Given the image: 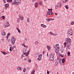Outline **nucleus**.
<instances>
[{
	"label": "nucleus",
	"mask_w": 74,
	"mask_h": 74,
	"mask_svg": "<svg viewBox=\"0 0 74 74\" xmlns=\"http://www.w3.org/2000/svg\"><path fill=\"white\" fill-rule=\"evenodd\" d=\"M19 22H20V19L19 18H18L17 20V22L18 23Z\"/></svg>",
	"instance_id": "obj_24"
},
{
	"label": "nucleus",
	"mask_w": 74,
	"mask_h": 74,
	"mask_svg": "<svg viewBox=\"0 0 74 74\" xmlns=\"http://www.w3.org/2000/svg\"><path fill=\"white\" fill-rule=\"evenodd\" d=\"M8 42H10V41H11V39H9L8 40Z\"/></svg>",
	"instance_id": "obj_46"
},
{
	"label": "nucleus",
	"mask_w": 74,
	"mask_h": 74,
	"mask_svg": "<svg viewBox=\"0 0 74 74\" xmlns=\"http://www.w3.org/2000/svg\"><path fill=\"white\" fill-rule=\"evenodd\" d=\"M24 47H26V48H28V46L25 45L24 46Z\"/></svg>",
	"instance_id": "obj_51"
},
{
	"label": "nucleus",
	"mask_w": 74,
	"mask_h": 74,
	"mask_svg": "<svg viewBox=\"0 0 74 74\" xmlns=\"http://www.w3.org/2000/svg\"><path fill=\"white\" fill-rule=\"evenodd\" d=\"M67 55L68 56H70V52L69 51L68 52V53H67Z\"/></svg>",
	"instance_id": "obj_31"
},
{
	"label": "nucleus",
	"mask_w": 74,
	"mask_h": 74,
	"mask_svg": "<svg viewBox=\"0 0 74 74\" xmlns=\"http://www.w3.org/2000/svg\"><path fill=\"white\" fill-rule=\"evenodd\" d=\"M49 21H51V19L49 18Z\"/></svg>",
	"instance_id": "obj_56"
},
{
	"label": "nucleus",
	"mask_w": 74,
	"mask_h": 74,
	"mask_svg": "<svg viewBox=\"0 0 74 74\" xmlns=\"http://www.w3.org/2000/svg\"><path fill=\"white\" fill-rule=\"evenodd\" d=\"M60 48L59 47H57L55 49V52L56 53H59V51L60 49H59Z\"/></svg>",
	"instance_id": "obj_8"
},
{
	"label": "nucleus",
	"mask_w": 74,
	"mask_h": 74,
	"mask_svg": "<svg viewBox=\"0 0 74 74\" xmlns=\"http://www.w3.org/2000/svg\"><path fill=\"white\" fill-rule=\"evenodd\" d=\"M48 11H52V9H48Z\"/></svg>",
	"instance_id": "obj_40"
},
{
	"label": "nucleus",
	"mask_w": 74,
	"mask_h": 74,
	"mask_svg": "<svg viewBox=\"0 0 74 74\" xmlns=\"http://www.w3.org/2000/svg\"><path fill=\"white\" fill-rule=\"evenodd\" d=\"M61 61L63 63H64V62H65V59L63 58L62 59V60H61Z\"/></svg>",
	"instance_id": "obj_20"
},
{
	"label": "nucleus",
	"mask_w": 74,
	"mask_h": 74,
	"mask_svg": "<svg viewBox=\"0 0 74 74\" xmlns=\"http://www.w3.org/2000/svg\"><path fill=\"white\" fill-rule=\"evenodd\" d=\"M44 52H45V51H44L42 53L43 54H44Z\"/></svg>",
	"instance_id": "obj_61"
},
{
	"label": "nucleus",
	"mask_w": 74,
	"mask_h": 74,
	"mask_svg": "<svg viewBox=\"0 0 74 74\" xmlns=\"http://www.w3.org/2000/svg\"><path fill=\"white\" fill-rule=\"evenodd\" d=\"M22 45L23 46V47H24V46H25V45L24 44H22Z\"/></svg>",
	"instance_id": "obj_53"
},
{
	"label": "nucleus",
	"mask_w": 74,
	"mask_h": 74,
	"mask_svg": "<svg viewBox=\"0 0 74 74\" xmlns=\"http://www.w3.org/2000/svg\"><path fill=\"white\" fill-rule=\"evenodd\" d=\"M64 48H65V47H66V42H65L64 43Z\"/></svg>",
	"instance_id": "obj_49"
},
{
	"label": "nucleus",
	"mask_w": 74,
	"mask_h": 74,
	"mask_svg": "<svg viewBox=\"0 0 74 74\" xmlns=\"http://www.w3.org/2000/svg\"><path fill=\"white\" fill-rule=\"evenodd\" d=\"M3 1L4 3H6V1H5V0H3Z\"/></svg>",
	"instance_id": "obj_43"
},
{
	"label": "nucleus",
	"mask_w": 74,
	"mask_h": 74,
	"mask_svg": "<svg viewBox=\"0 0 74 74\" xmlns=\"http://www.w3.org/2000/svg\"><path fill=\"white\" fill-rule=\"evenodd\" d=\"M35 72V71H34V70H33L31 74H34Z\"/></svg>",
	"instance_id": "obj_30"
},
{
	"label": "nucleus",
	"mask_w": 74,
	"mask_h": 74,
	"mask_svg": "<svg viewBox=\"0 0 74 74\" xmlns=\"http://www.w3.org/2000/svg\"><path fill=\"white\" fill-rule=\"evenodd\" d=\"M53 36H56V34H53Z\"/></svg>",
	"instance_id": "obj_60"
},
{
	"label": "nucleus",
	"mask_w": 74,
	"mask_h": 74,
	"mask_svg": "<svg viewBox=\"0 0 74 74\" xmlns=\"http://www.w3.org/2000/svg\"><path fill=\"white\" fill-rule=\"evenodd\" d=\"M38 44V42L36 41V42H35V44Z\"/></svg>",
	"instance_id": "obj_41"
},
{
	"label": "nucleus",
	"mask_w": 74,
	"mask_h": 74,
	"mask_svg": "<svg viewBox=\"0 0 74 74\" xmlns=\"http://www.w3.org/2000/svg\"><path fill=\"white\" fill-rule=\"evenodd\" d=\"M2 18L3 19H4V20L5 19V16H2Z\"/></svg>",
	"instance_id": "obj_35"
},
{
	"label": "nucleus",
	"mask_w": 74,
	"mask_h": 74,
	"mask_svg": "<svg viewBox=\"0 0 74 74\" xmlns=\"http://www.w3.org/2000/svg\"><path fill=\"white\" fill-rule=\"evenodd\" d=\"M10 36V33H8L7 34V35L6 36V38L7 40L8 39V37H9Z\"/></svg>",
	"instance_id": "obj_18"
},
{
	"label": "nucleus",
	"mask_w": 74,
	"mask_h": 74,
	"mask_svg": "<svg viewBox=\"0 0 74 74\" xmlns=\"http://www.w3.org/2000/svg\"><path fill=\"white\" fill-rule=\"evenodd\" d=\"M25 41H27V39H26V38H25Z\"/></svg>",
	"instance_id": "obj_58"
},
{
	"label": "nucleus",
	"mask_w": 74,
	"mask_h": 74,
	"mask_svg": "<svg viewBox=\"0 0 74 74\" xmlns=\"http://www.w3.org/2000/svg\"><path fill=\"white\" fill-rule=\"evenodd\" d=\"M47 49H48V51H50V50H51V47L50 46H49L48 45L47 46Z\"/></svg>",
	"instance_id": "obj_19"
},
{
	"label": "nucleus",
	"mask_w": 74,
	"mask_h": 74,
	"mask_svg": "<svg viewBox=\"0 0 74 74\" xmlns=\"http://www.w3.org/2000/svg\"><path fill=\"white\" fill-rule=\"evenodd\" d=\"M16 29L17 30H19V28H16Z\"/></svg>",
	"instance_id": "obj_59"
},
{
	"label": "nucleus",
	"mask_w": 74,
	"mask_h": 74,
	"mask_svg": "<svg viewBox=\"0 0 74 74\" xmlns=\"http://www.w3.org/2000/svg\"><path fill=\"white\" fill-rule=\"evenodd\" d=\"M1 53H3V55H6L7 54V53H5V52L4 51H1Z\"/></svg>",
	"instance_id": "obj_21"
},
{
	"label": "nucleus",
	"mask_w": 74,
	"mask_h": 74,
	"mask_svg": "<svg viewBox=\"0 0 74 74\" xmlns=\"http://www.w3.org/2000/svg\"><path fill=\"white\" fill-rule=\"evenodd\" d=\"M1 40H2V41H4V39H1Z\"/></svg>",
	"instance_id": "obj_64"
},
{
	"label": "nucleus",
	"mask_w": 74,
	"mask_h": 74,
	"mask_svg": "<svg viewBox=\"0 0 74 74\" xmlns=\"http://www.w3.org/2000/svg\"><path fill=\"white\" fill-rule=\"evenodd\" d=\"M34 6L35 8L37 7L38 6V3H37V2H36L34 4Z\"/></svg>",
	"instance_id": "obj_14"
},
{
	"label": "nucleus",
	"mask_w": 74,
	"mask_h": 74,
	"mask_svg": "<svg viewBox=\"0 0 74 74\" xmlns=\"http://www.w3.org/2000/svg\"><path fill=\"white\" fill-rule=\"evenodd\" d=\"M67 0H64V1L63 0H62V1H63V3H65V2H66V1H67Z\"/></svg>",
	"instance_id": "obj_33"
},
{
	"label": "nucleus",
	"mask_w": 74,
	"mask_h": 74,
	"mask_svg": "<svg viewBox=\"0 0 74 74\" xmlns=\"http://www.w3.org/2000/svg\"><path fill=\"white\" fill-rule=\"evenodd\" d=\"M26 71V69L25 68H24L23 70V71L24 72V73H25Z\"/></svg>",
	"instance_id": "obj_28"
},
{
	"label": "nucleus",
	"mask_w": 74,
	"mask_h": 74,
	"mask_svg": "<svg viewBox=\"0 0 74 74\" xmlns=\"http://www.w3.org/2000/svg\"><path fill=\"white\" fill-rule=\"evenodd\" d=\"M18 33H21V31H20V30H19V29H18Z\"/></svg>",
	"instance_id": "obj_47"
},
{
	"label": "nucleus",
	"mask_w": 74,
	"mask_h": 74,
	"mask_svg": "<svg viewBox=\"0 0 74 74\" xmlns=\"http://www.w3.org/2000/svg\"><path fill=\"white\" fill-rule=\"evenodd\" d=\"M56 47H56V45H54L53 46V47H54V48H56Z\"/></svg>",
	"instance_id": "obj_50"
},
{
	"label": "nucleus",
	"mask_w": 74,
	"mask_h": 74,
	"mask_svg": "<svg viewBox=\"0 0 74 74\" xmlns=\"http://www.w3.org/2000/svg\"><path fill=\"white\" fill-rule=\"evenodd\" d=\"M46 21H47V22H49V18H47L46 19Z\"/></svg>",
	"instance_id": "obj_42"
},
{
	"label": "nucleus",
	"mask_w": 74,
	"mask_h": 74,
	"mask_svg": "<svg viewBox=\"0 0 74 74\" xmlns=\"http://www.w3.org/2000/svg\"><path fill=\"white\" fill-rule=\"evenodd\" d=\"M59 56H61V57H62V58L63 57V56H62V54H59Z\"/></svg>",
	"instance_id": "obj_39"
},
{
	"label": "nucleus",
	"mask_w": 74,
	"mask_h": 74,
	"mask_svg": "<svg viewBox=\"0 0 74 74\" xmlns=\"http://www.w3.org/2000/svg\"><path fill=\"white\" fill-rule=\"evenodd\" d=\"M8 2H12V0H6Z\"/></svg>",
	"instance_id": "obj_27"
},
{
	"label": "nucleus",
	"mask_w": 74,
	"mask_h": 74,
	"mask_svg": "<svg viewBox=\"0 0 74 74\" xmlns=\"http://www.w3.org/2000/svg\"><path fill=\"white\" fill-rule=\"evenodd\" d=\"M47 15H52L53 13L52 12H51V11H48L47 12Z\"/></svg>",
	"instance_id": "obj_9"
},
{
	"label": "nucleus",
	"mask_w": 74,
	"mask_h": 74,
	"mask_svg": "<svg viewBox=\"0 0 74 74\" xmlns=\"http://www.w3.org/2000/svg\"><path fill=\"white\" fill-rule=\"evenodd\" d=\"M41 26L42 27H43V28H46V27H47V26L44 24H41Z\"/></svg>",
	"instance_id": "obj_15"
},
{
	"label": "nucleus",
	"mask_w": 74,
	"mask_h": 74,
	"mask_svg": "<svg viewBox=\"0 0 74 74\" xmlns=\"http://www.w3.org/2000/svg\"><path fill=\"white\" fill-rule=\"evenodd\" d=\"M47 74H49V71H47Z\"/></svg>",
	"instance_id": "obj_52"
},
{
	"label": "nucleus",
	"mask_w": 74,
	"mask_h": 74,
	"mask_svg": "<svg viewBox=\"0 0 74 74\" xmlns=\"http://www.w3.org/2000/svg\"><path fill=\"white\" fill-rule=\"evenodd\" d=\"M21 2V0H14L13 2L12 3V5H14V4H16V5H18L19 3Z\"/></svg>",
	"instance_id": "obj_2"
},
{
	"label": "nucleus",
	"mask_w": 74,
	"mask_h": 74,
	"mask_svg": "<svg viewBox=\"0 0 74 74\" xmlns=\"http://www.w3.org/2000/svg\"><path fill=\"white\" fill-rule=\"evenodd\" d=\"M56 47H59V44H56Z\"/></svg>",
	"instance_id": "obj_44"
},
{
	"label": "nucleus",
	"mask_w": 74,
	"mask_h": 74,
	"mask_svg": "<svg viewBox=\"0 0 74 74\" xmlns=\"http://www.w3.org/2000/svg\"><path fill=\"white\" fill-rule=\"evenodd\" d=\"M16 41V39L15 37L13 36L12 37L11 40V44L13 45H14L15 43V41Z\"/></svg>",
	"instance_id": "obj_1"
},
{
	"label": "nucleus",
	"mask_w": 74,
	"mask_h": 74,
	"mask_svg": "<svg viewBox=\"0 0 74 74\" xmlns=\"http://www.w3.org/2000/svg\"><path fill=\"white\" fill-rule=\"evenodd\" d=\"M28 70H30V67H28Z\"/></svg>",
	"instance_id": "obj_54"
},
{
	"label": "nucleus",
	"mask_w": 74,
	"mask_h": 74,
	"mask_svg": "<svg viewBox=\"0 0 74 74\" xmlns=\"http://www.w3.org/2000/svg\"><path fill=\"white\" fill-rule=\"evenodd\" d=\"M24 60H26V58H25L24 59Z\"/></svg>",
	"instance_id": "obj_62"
},
{
	"label": "nucleus",
	"mask_w": 74,
	"mask_h": 74,
	"mask_svg": "<svg viewBox=\"0 0 74 74\" xmlns=\"http://www.w3.org/2000/svg\"><path fill=\"white\" fill-rule=\"evenodd\" d=\"M29 52H30V49L29 50V51H27V56H28V55H29Z\"/></svg>",
	"instance_id": "obj_29"
},
{
	"label": "nucleus",
	"mask_w": 74,
	"mask_h": 74,
	"mask_svg": "<svg viewBox=\"0 0 74 74\" xmlns=\"http://www.w3.org/2000/svg\"><path fill=\"white\" fill-rule=\"evenodd\" d=\"M12 47H10V52H11V51H12Z\"/></svg>",
	"instance_id": "obj_37"
},
{
	"label": "nucleus",
	"mask_w": 74,
	"mask_h": 74,
	"mask_svg": "<svg viewBox=\"0 0 74 74\" xmlns=\"http://www.w3.org/2000/svg\"><path fill=\"white\" fill-rule=\"evenodd\" d=\"M47 53V57H48L49 56H48V53Z\"/></svg>",
	"instance_id": "obj_55"
},
{
	"label": "nucleus",
	"mask_w": 74,
	"mask_h": 74,
	"mask_svg": "<svg viewBox=\"0 0 74 74\" xmlns=\"http://www.w3.org/2000/svg\"><path fill=\"white\" fill-rule=\"evenodd\" d=\"M61 50L62 52H64V49H61Z\"/></svg>",
	"instance_id": "obj_32"
},
{
	"label": "nucleus",
	"mask_w": 74,
	"mask_h": 74,
	"mask_svg": "<svg viewBox=\"0 0 74 74\" xmlns=\"http://www.w3.org/2000/svg\"><path fill=\"white\" fill-rule=\"evenodd\" d=\"M64 7H65L66 8L67 10V9H69V6L67 5L64 6Z\"/></svg>",
	"instance_id": "obj_22"
},
{
	"label": "nucleus",
	"mask_w": 74,
	"mask_h": 74,
	"mask_svg": "<svg viewBox=\"0 0 74 74\" xmlns=\"http://www.w3.org/2000/svg\"><path fill=\"white\" fill-rule=\"evenodd\" d=\"M17 69L18 70H22V68H20L19 66H17Z\"/></svg>",
	"instance_id": "obj_17"
},
{
	"label": "nucleus",
	"mask_w": 74,
	"mask_h": 74,
	"mask_svg": "<svg viewBox=\"0 0 74 74\" xmlns=\"http://www.w3.org/2000/svg\"><path fill=\"white\" fill-rule=\"evenodd\" d=\"M74 24V22L73 21H72L71 22V24L72 25H73Z\"/></svg>",
	"instance_id": "obj_38"
},
{
	"label": "nucleus",
	"mask_w": 74,
	"mask_h": 74,
	"mask_svg": "<svg viewBox=\"0 0 74 74\" xmlns=\"http://www.w3.org/2000/svg\"><path fill=\"white\" fill-rule=\"evenodd\" d=\"M2 34V36H5L6 33L4 32V30H3L1 32Z\"/></svg>",
	"instance_id": "obj_12"
},
{
	"label": "nucleus",
	"mask_w": 74,
	"mask_h": 74,
	"mask_svg": "<svg viewBox=\"0 0 74 74\" xmlns=\"http://www.w3.org/2000/svg\"><path fill=\"white\" fill-rule=\"evenodd\" d=\"M15 47H16V45H14L13 46L12 48H15Z\"/></svg>",
	"instance_id": "obj_48"
},
{
	"label": "nucleus",
	"mask_w": 74,
	"mask_h": 74,
	"mask_svg": "<svg viewBox=\"0 0 74 74\" xmlns=\"http://www.w3.org/2000/svg\"><path fill=\"white\" fill-rule=\"evenodd\" d=\"M28 62H29V63H30V62H32V60H31L30 59H28Z\"/></svg>",
	"instance_id": "obj_36"
},
{
	"label": "nucleus",
	"mask_w": 74,
	"mask_h": 74,
	"mask_svg": "<svg viewBox=\"0 0 74 74\" xmlns=\"http://www.w3.org/2000/svg\"><path fill=\"white\" fill-rule=\"evenodd\" d=\"M62 61H61L60 60L59 61V62H60V64H63V63H63V62H62Z\"/></svg>",
	"instance_id": "obj_25"
},
{
	"label": "nucleus",
	"mask_w": 74,
	"mask_h": 74,
	"mask_svg": "<svg viewBox=\"0 0 74 74\" xmlns=\"http://www.w3.org/2000/svg\"><path fill=\"white\" fill-rule=\"evenodd\" d=\"M27 50H25L24 51L23 54L21 56V58H23V57H25V56H27Z\"/></svg>",
	"instance_id": "obj_4"
},
{
	"label": "nucleus",
	"mask_w": 74,
	"mask_h": 74,
	"mask_svg": "<svg viewBox=\"0 0 74 74\" xmlns=\"http://www.w3.org/2000/svg\"><path fill=\"white\" fill-rule=\"evenodd\" d=\"M52 56V58H53L54 59V58H55V57H54V55L53 54H51V56Z\"/></svg>",
	"instance_id": "obj_26"
},
{
	"label": "nucleus",
	"mask_w": 74,
	"mask_h": 74,
	"mask_svg": "<svg viewBox=\"0 0 74 74\" xmlns=\"http://www.w3.org/2000/svg\"><path fill=\"white\" fill-rule=\"evenodd\" d=\"M41 57H42V54H40L39 56L38 57V60L39 61L41 60Z\"/></svg>",
	"instance_id": "obj_10"
},
{
	"label": "nucleus",
	"mask_w": 74,
	"mask_h": 74,
	"mask_svg": "<svg viewBox=\"0 0 74 74\" xmlns=\"http://www.w3.org/2000/svg\"><path fill=\"white\" fill-rule=\"evenodd\" d=\"M61 7L62 6V3H60L59 2L58 3H57V4L56 5V9H57V8H58V7Z\"/></svg>",
	"instance_id": "obj_5"
},
{
	"label": "nucleus",
	"mask_w": 74,
	"mask_h": 74,
	"mask_svg": "<svg viewBox=\"0 0 74 74\" xmlns=\"http://www.w3.org/2000/svg\"><path fill=\"white\" fill-rule=\"evenodd\" d=\"M4 26L5 27H9V26H10V24H9V23L8 22L5 23Z\"/></svg>",
	"instance_id": "obj_7"
},
{
	"label": "nucleus",
	"mask_w": 74,
	"mask_h": 74,
	"mask_svg": "<svg viewBox=\"0 0 74 74\" xmlns=\"http://www.w3.org/2000/svg\"><path fill=\"white\" fill-rule=\"evenodd\" d=\"M67 33L69 36H72L73 35V31L71 29L69 30L67 32Z\"/></svg>",
	"instance_id": "obj_6"
},
{
	"label": "nucleus",
	"mask_w": 74,
	"mask_h": 74,
	"mask_svg": "<svg viewBox=\"0 0 74 74\" xmlns=\"http://www.w3.org/2000/svg\"><path fill=\"white\" fill-rule=\"evenodd\" d=\"M49 60H50V61H52L53 60H54V58H52V56H49Z\"/></svg>",
	"instance_id": "obj_16"
},
{
	"label": "nucleus",
	"mask_w": 74,
	"mask_h": 74,
	"mask_svg": "<svg viewBox=\"0 0 74 74\" xmlns=\"http://www.w3.org/2000/svg\"><path fill=\"white\" fill-rule=\"evenodd\" d=\"M71 45V44H67V45L68 46H67V48L68 49H69L70 48V45Z\"/></svg>",
	"instance_id": "obj_13"
},
{
	"label": "nucleus",
	"mask_w": 74,
	"mask_h": 74,
	"mask_svg": "<svg viewBox=\"0 0 74 74\" xmlns=\"http://www.w3.org/2000/svg\"><path fill=\"white\" fill-rule=\"evenodd\" d=\"M46 16V17H48V16H49V15H48V14H47Z\"/></svg>",
	"instance_id": "obj_57"
},
{
	"label": "nucleus",
	"mask_w": 74,
	"mask_h": 74,
	"mask_svg": "<svg viewBox=\"0 0 74 74\" xmlns=\"http://www.w3.org/2000/svg\"><path fill=\"white\" fill-rule=\"evenodd\" d=\"M27 22L29 23V18H27Z\"/></svg>",
	"instance_id": "obj_34"
},
{
	"label": "nucleus",
	"mask_w": 74,
	"mask_h": 74,
	"mask_svg": "<svg viewBox=\"0 0 74 74\" xmlns=\"http://www.w3.org/2000/svg\"><path fill=\"white\" fill-rule=\"evenodd\" d=\"M5 7H8V4H6L5 5Z\"/></svg>",
	"instance_id": "obj_23"
},
{
	"label": "nucleus",
	"mask_w": 74,
	"mask_h": 74,
	"mask_svg": "<svg viewBox=\"0 0 74 74\" xmlns=\"http://www.w3.org/2000/svg\"><path fill=\"white\" fill-rule=\"evenodd\" d=\"M19 19H21V20H23V17L22 16H21V15H19Z\"/></svg>",
	"instance_id": "obj_11"
},
{
	"label": "nucleus",
	"mask_w": 74,
	"mask_h": 74,
	"mask_svg": "<svg viewBox=\"0 0 74 74\" xmlns=\"http://www.w3.org/2000/svg\"><path fill=\"white\" fill-rule=\"evenodd\" d=\"M42 2H41L39 3V4H40V5H41V4H42Z\"/></svg>",
	"instance_id": "obj_45"
},
{
	"label": "nucleus",
	"mask_w": 74,
	"mask_h": 74,
	"mask_svg": "<svg viewBox=\"0 0 74 74\" xmlns=\"http://www.w3.org/2000/svg\"><path fill=\"white\" fill-rule=\"evenodd\" d=\"M53 33H52V32H51V35H53Z\"/></svg>",
	"instance_id": "obj_63"
},
{
	"label": "nucleus",
	"mask_w": 74,
	"mask_h": 74,
	"mask_svg": "<svg viewBox=\"0 0 74 74\" xmlns=\"http://www.w3.org/2000/svg\"><path fill=\"white\" fill-rule=\"evenodd\" d=\"M66 41V44H70V45L71 44V40L70 38L68 37L65 38Z\"/></svg>",
	"instance_id": "obj_3"
}]
</instances>
